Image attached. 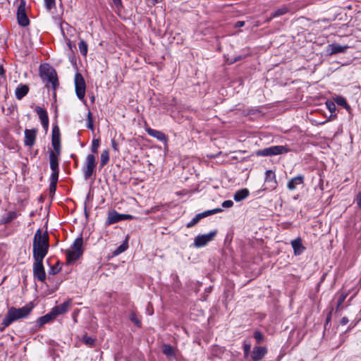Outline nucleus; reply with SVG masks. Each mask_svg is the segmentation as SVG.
<instances>
[{
  "mask_svg": "<svg viewBox=\"0 0 361 361\" xmlns=\"http://www.w3.org/2000/svg\"><path fill=\"white\" fill-rule=\"evenodd\" d=\"M32 309L33 305L32 302H30L20 308H16L14 307L9 308L5 318L1 324L0 331H4V329L10 326L13 322L27 317Z\"/></svg>",
  "mask_w": 361,
  "mask_h": 361,
  "instance_id": "f257e3e1",
  "label": "nucleus"
},
{
  "mask_svg": "<svg viewBox=\"0 0 361 361\" xmlns=\"http://www.w3.org/2000/svg\"><path fill=\"white\" fill-rule=\"evenodd\" d=\"M49 247V235L47 233H42L38 229L33 238L32 250L34 259H44Z\"/></svg>",
  "mask_w": 361,
  "mask_h": 361,
  "instance_id": "f03ea898",
  "label": "nucleus"
},
{
  "mask_svg": "<svg viewBox=\"0 0 361 361\" xmlns=\"http://www.w3.org/2000/svg\"><path fill=\"white\" fill-rule=\"evenodd\" d=\"M40 76L47 89L56 90L59 85L56 71L48 64L40 66Z\"/></svg>",
  "mask_w": 361,
  "mask_h": 361,
  "instance_id": "7ed1b4c3",
  "label": "nucleus"
},
{
  "mask_svg": "<svg viewBox=\"0 0 361 361\" xmlns=\"http://www.w3.org/2000/svg\"><path fill=\"white\" fill-rule=\"evenodd\" d=\"M83 240L82 238H78L75 240L70 249L66 250V261L68 264H71L79 259L82 255Z\"/></svg>",
  "mask_w": 361,
  "mask_h": 361,
  "instance_id": "20e7f679",
  "label": "nucleus"
},
{
  "mask_svg": "<svg viewBox=\"0 0 361 361\" xmlns=\"http://www.w3.org/2000/svg\"><path fill=\"white\" fill-rule=\"evenodd\" d=\"M289 149L283 145H276L259 149L256 152L257 156L271 157L287 153Z\"/></svg>",
  "mask_w": 361,
  "mask_h": 361,
  "instance_id": "39448f33",
  "label": "nucleus"
},
{
  "mask_svg": "<svg viewBox=\"0 0 361 361\" xmlns=\"http://www.w3.org/2000/svg\"><path fill=\"white\" fill-rule=\"evenodd\" d=\"M96 168V158L94 154H90L86 157L83 175L85 180H87L93 174Z\"/></svg>",
  "mask_w": 361,
  "mask_h": 361,
  "instance_id": "423d86ee",
  "label": "nucleus"
},
{
  "mask_svg": "<svg viewBox=\"0 0 361 361\" xmlns=\"http://www.w3.org/2000/svg\"><path fill=\"white\" fill-rule=\"evenodd\" d=\"M44 259H35L33 264V275L38 281L43 282L46 279V273L43 266Z\"/></svg>",
  "mask_w": 361,
  "mask_h": 361,
  "instance_id": "0eeeda50",
  "label": "nucleus"
},
{
  "mask_svg": "<svg viewBox=\"0 0 361 361\" xmlns=\"http://www.w3.org/2000/svg\"><path fill=\"white\" fill-rule=\"evenodd\" d=\"M17 20L20 25L25 27L30 24V20L25 12V1L22 0L17 11Z\"/></svg>",
  "mask_w": 361,
  "mask_h": 361,
  "instance_id": "6e6552de",
  "label": "nucleus"
},
{
  "mask_svg": "<svg viewBox=\"0 0 361 361\" xmlns=\"http://www.w3.org/2000/svg\"><path fill=\"white\" fill-rule=\"evenodd\" d=\"M133 218L134 217L132 215L121 214L116 212V211L113 210L109 212L106 224L107 225H110L121 221L130 220L133 219Z\"/></svg>",
  "mask_w": 361,
  "mask_h": 361,
  "instance_id": "1a4fd4ad",
  "label": "nucleus"
},
{
  "mask_svg": "<svg viewBox=\"0 0 361 361\" xmlns=\"http://www.w3.org/2000/svg\"><path fill=\"white\" fill-rule=\"evenodd\" d=\"M216 231H212L207 234L197 235L194 240V245L197 247H201L212 241L216 235Z\"/></svg>",
  "mask_w": 361,
  "mask_h": 361,
  "instance_id": "9d476101",
  "label": "nucleus"
},
{
  "mask_svg": "<svg viewBox=\"0 0 361 361\" xmlns=\"http://www.w3.org/2000/svg\"><path fill=\"white\" fill-rule=\"evenodd\" d=\"M51 144L53 148L58 154H61L60 130L57 126L52 129Z\"/></svg>",
  "mask_w": 361,
  "mask_h": 361,
  "instance_id": "9b49d317",
  "label": "nucleus"
},
{
  "mask_svg": "<svg viewBox=\"0 0 361 361\" xmlns=\"http://www.w3.org/2000/svg\"><path fill=\"white\" fill-rule=\"evenodd\" d=\"M267 353V350L265 347L255 346L252 350L250 357L252 361H259L265 356Z\"/></svg>",
  "mask_w": 361,
  "mask_h": 361,
  "instance_id": "f8f14e48",
  "label": "nucleus"
},
{
  "mask_svg": "<svg viewBox=\"0 0 361 361\" xmlns=\"http://www.w3.org/2000/svg\"><path fill=\"white\" fill-rule=\"evenodd\" d=\"M145 130L149 135L157 139L158 140L164 143H166L168 142V137L161 131L152 129L149 127L146 128Z\"/></svg>",
  "mask_w": 361,
  "mask_h": 361,
  "instance_id": "ddd939ff",
  "label": "nucleus"
},
{
  "mask_svg": "<svg viewBox=\"0 0 361 361\" xmlns=\"http://www.w3.org/2000/svg\"><path fill=\"white\" fill-rule=\"evenodd\" d=\"M71 302L69 301H66L59 305H56L53 307L51 310L52 314L56 317L58 315L63 314L68 312L70 308Z\"/></svg>",
  "mask_w": 361,
  "mask_h": 361,
  "instance_id": "4468645a",
  "label": "nucleus"
},
{
  "mask_svg": "<svg viewBox=\"0 0 361 361\" xmlns=\"http://www.w3.org/2000/svg\"><path fill=\"white\" fill-rule=\"evenodd\" d=\"M37 131L35 129L25 130V145L32 147L35 144L36 139Z\"/></svg>",
  "mask_w": 361,
  "mask_h": 361,
  "instance_id": "2eb2a0df",
  "label": "nucleus"
},
{
  "mask_svg": "<svg viewBox=\"0 0 361 361\" xmlns=\"http://www.w3.org/2000/svg\"><path fill=\"white\" fill-rule=\"evenodd\" d=\"M305 177L303 175H298L292 178L287 183V188L290 190H294L298 185H302L304 183Z\"/></svg>",
  "mask_w": 361,
  "mask_h": 361,
  "instance_id": "dca6fc26",
  "label": "nucleus"
},
{
  "mask_svg": "<svg viewBox=\"0 0 361 361\" xmlns=\"http://www.w3.org/2000/svg\"><path fill=\"white\" fill-rule=\"evenodd\" d=\"M348 48V45L342 46L338 44H331L327 47V51L330 55H333L338 53H345Z\"/></svg>",
  "mask_w": 361,
  "mask_h": 361,
  "instance_id": "f3484780",
  "label": "nucleus"
},
{
  "mask_svg": "<svg viewBox=\"0 0 361 361\" xmlns=\"http://www.w3.org/2000/svg\"><path fill=\"white\" fill-rule=\"evenodd\" d=\"M295 255H300L305 250L302 245L301 238L298 237L290 242Z\"/></svg>",
  "mask_w": 361,
  "mask_h": 361,
  "instance_id": "a211bd4d",
  "label": "nucleus"
},
{
  "mask_svg": "<svg viewBox=\"0 0 361 361\" xmlns=\"http://www.w3.org/2000/svg\"><path fill=\"white\" fill-rule=\"evenodd\" d=\"M35 110L41 120L42 126L44 128H48L49 118L47 111L38 106L35 107Z\"/></svg>",
  "mask_w": 361,
  "mask_h": 361,
  "instance_id": "6ab92c4d",
  "label": "nucleus"
},
{
  "mask_svg": "<svg viewBox=\"0 0 361 361\" xmlns=\"http://www.w3.org/2000/svg\"><path fill=\"white\" fill-rule=\"evenodd\" d=\"M60 154H58L56 152L54 151H51L49 153V162H50V168L51 171H59V157Z\"/></svg>",
  "mask_w": 361,
  "mask_h": 361,
  "instance_id": "aec40b11",
  "label": "nucleus"
},
{
  "mask_svg": "<svg viewBox=\"0 0 361 361\" xmlns=\"http://www.w3.org/2000/svg\"><path fill=\"white\" fill-rule=\"evenodd\" d=\"M75 90H85V82L80 73H76L75 75Z\"/></svg>",
  "mask_w": 361,
  "mask_h": 361,
  "instance_id": "412c9836",
  "label": "nucleus"
},
{
  "mask_svg": "<svg viewBox=\"0 0 361 361\" xmlns=\"http://www.w3.org/2000/svg\"><path fill=\"white\" fill-rule=\"evenodd\" d=\"M250 194L248 189L243 188L236 191L233 195V199L235 202H240L247 198Z\"/></svg>",
  "mask_w": 361,
  "mask_h": 361,
  "instance_id": "4be33fe9",
  "label": "nucleus"
},
{
  "mask_svg": "<svg viewBox=\"0 0 361 361\" xmlns=\"http://www.w3.org/2000/svg\"><path fill=\"white\" fill-rule=\"evenodd\" d=\"M289 11L288 8L286 6H283L276 11H275L274 13L271 14V16L267 20V22H269L271 19L283 16L286 13H287Z\"/></svg>",
  "mask_w": 361,
  "mask_h": 361,
  "instance_id": "5701e85b",
  "label": "nucleus"
},
{
  "mask_svg": "<svg viewBox=\"0 0 361 361\" xmlns=\"http://www.w3.org/2000/svg\"><path fill=\"white\" fill-rule=\"evenodd\" d=\"M349 293H350V291H341L339 293V298L338 300L337 305L336 307V312L340 311L341 307L343 302H344L345 298L348 297Z\"/></svg>",
  "mask_w": 361,
  "mask_h": 361,
  "instance_id": "b1692460",
  "label": "nucleus"
},
{
  "mask_svg": "<svg viewBox=\"0 0 361 361\" xmlns=\"http://www.w3.org/2000/svg\"><path fill=\"white\" fill-rule=\"evenodd\" d=\"M162 353L167 357L175 356V349L169 344L162 345Z\"/></svg>",
  "mask_w": 361,
  "mask_h": 361,
  "instance_id": "393cba45",
  "label": "nucleus"
},
{
  "mask_svg": "<svg viewBox=\"0 0 361 361\" xmlns=\"http://www.w3.org/2000/svg\"><path fill=\"white\" fill-rule=\"evenodd\" d=\"M55 318L54 315L52 314V312H50L49 314H47L44 316H42L38 319V323L40 326L42 325L52 321Z\"/></svg>",
  "mask_w": 361,
  "mask_h": 361,
  "instance_id": "a878e982",
  "label": "nucleus"
},
{
  "mask_svg": "<svg viewBox=\"0 0 361 361\" xmlns=\"http://www.w3.org/2000/svg\"><path fill=\"white\" fill-rule=\"evenodd\" d=\"M109 161V152L108 149H104L102 151L100 157V167L102 168L105 165L107 164V163Z\"/></svg>",
  "mask_w": 361,
  "mask_h": 361,
  "instance_id": "bb28decb",
  "label": "nucleus"
},
{
  "mask_svg": "<svg viewBox=\"0 0 361 361\" xmlns=\"http://www.w3.org/2000/svg\"><path fill=\"white\" fill-rule=\"evenodd\" d=\"M335 102L338 104V105H340V106H343L348 112H350L351 108L350 106L348 104L345 99L343 97H341V96H338L336 97L335 99Z\"/></svg>",
  "mask_w": 361,
  "mask_h": 361,
  "instance_id": "cd10ccee",
  "label": "nucleus"
},
{
  "mask_svg": "<svg viewBox=\"0 0 361 361\" xmlns=\"http://www.w3.org/2000/svg\"><path fill=\"white\" fill-rule=\"evenodd\" d=\"M128 238H126V240L121 245H119L116 248V250H115L114 251V255H118L121 253L125 252L128 249Z\"/></svg>",
  "mask_w": 361,
  "mask_h": 361,
  "instance_id": "c85d7f7f",
  "label": "nucleus"
},
{
  "mask_svg": "<svg viewBox=\"0 0 361 361\" xmlns=\"http://www.w3.org/2000/svg\"><path fill=\"white\" fill-rule=\"evenodd\" d=\"M326 106L327 107V109H329V111L331 112V116L330 118H335L336 117V114H333L335 111H336V104L334 102L332 101H326Z\"/></svg>",
  "mask_w": 361,
  "mask_h": 361,
  "instance_id": "c756f323",
  "label": "nucleus"
},
{
  "mask_svg": "<svg viewBox=\"0 0 361 361\" xmlns=\"http://www.w3.org/2000/svg\"><path fill=\"white\" fill-rule=\"evenodd\" d=\"M78 48L81 54L85 56L87 53L88 46L85 40H80L78 44Z\"/></svg>",
  "mask_w": 361,
  "mask_h": 361,
  "instance_id": "7c9ffc66",
  "label": "nucleus"
},
{
  "mask_svg": "<svg viewBox=\"0 0 361 361\" xmlns=\"http://www.w3.org/2000/svg\"><path fill=\"white\" fill-rule=\"evenodd\" d=\"M82 341L90 347H92L95 344V339L92 337H89L87 335L83 336Z\"/></svg>",
  "mask_w": 361,
  "mask_h": 361,
  "instance_id": "2f4dec72",
  "label": "nucleus"
},
{
  "mask_svg": "<svg viewBox=\"0 0 361 361\" xmlns=\"http://www.w3.org/2000/svg\"><path fill=\"white\" fill-rule=\"evenodd\" d=\"M202 214H197L189 223L187 224L188 228H191L196 225L202 219Z\"/></svg>",
  "mask_w": 361,
  "mask_h": 361,
  "instance_id": "473e14b6",
  "label": "nucleus"
},
{
  "mask_svg": "<svg viewBox=\"0 0 361 361\" xmlns=\"http://www.w3.org/2000/svg\"><path fill=\"white\" fill-rule=\"evenodd\" d=\"M44 4L47 11H51L56 8V0H44Z\"/></svg>",
  "mask_w": 361,
  "mask_h": 361,
  "instance_id": "72a5a7b5",
  "label": "nucleus"
},
{
  "mask_svg": "<svg viewBox=\"0 0 361 361\" xmlns=\"http://www.w3.org/2000/svg\"><path fill=\"white\" fill-rule=\"evenodd\" d=\"M253 337L255 338L256 342L257 344H260L264 341V336L263 334L258 331H256L254 332Z\"/></svg>",
  "mask_w": 361,
  "mask_h": 361,
  "instance_id": "f704fd0d",
  "label": "nucleus"
},
{
  "mask_svg": "<svg viewBox=\"0 0 361 361\" xmlns=\"http://www.w3.org/2000/svg\"><path fill=\"white\" fill-rule=\"evenodd\" d=\"M99 143H100V142L98 139H94L92 140V146H91V151L93 154L97 152L98 148L99 147Z\"/></svg>",
  "mask_w": 361,
  "mask_h": 361,
  "instance_id": "c9c22d12",
  "label": "nucleus"
},
{
  "mask_svg": "<svg viewBox=\"0 0 361 361\" xmlns=\"http://www.w3.org/2000/svg\"><path fill=\"white\" fill-rule=\"evenodd\" d=\"M130 319L137 326H141V322L138 319L137 314L135 312H132L130 315Z\"/></svg>",
  "mask_w": 361,
  "mask_h": 361,
  "instance_id": "e433bc0d",
  "label": "nucleus"
},
{
  "mask_svg": "<svg viewBox=\"0 0 361 361\" xmlns=\"http://www.w3.org/2000/svg\"><path fill=\"white\" fill-rule=\"evenodd\" d=\"M87 128L93 130H94V125H93V120H92V114L90 111L87 114Z\"/></svg>",
  "mask_w": 361,
  "mask_h": 361,
  "instance_id": "4c0bfd02",
  "label": "nucleus"
},
{
  "mask_svg": "<svg viewBox=\"0 0 361 361\" xmlns=\"http://www.w3.org/2000/svg\"><path fill=\"white\" fill-rule=\"evenodd\" d=\"M59 171H52L51 174V183H57Z\"/></svg>",
  "mask_w": 361,
  "mask_h": 361,
  "instance_id": "58836bf2",
  "label": "nucleus"
},
{
  "mask_svg": "<svg viewBox=\"0 0 361 361\" xmlns=\"http://www.w3.org/2000/svg\"><path fill=\"white\" fill-rule=\"evenodd\" d=\"M61 268H59L58 267V264H56L55 266H53L51 267V270H50V274H57L58 272H59Z\"/></svg>",
  "mask_w": 361,
  "mask_h": 361,
  "instance_id": "ea45409f",
  "label": "nucleus"
},
{
  "mask_svg": "<svg viewBox=\"0 0 361 361\" xmlns=\"http://www.w3.org/2000/svg\"><path fill=\"white\" fill-rule=\"evenodd\" d=\"M233 205V202L232 200H226L223 202L222 207L225 208H230Z\"/></svg>",
  "mask_w": 361,
  "mask_h": 361,
  "instance_id": "a19ab883",
  "label": "nucleus"
},
{
  "mask_svg": "<svg viewBox=\"0 0 361 361\" xmlns=\"http://www.w3.org/2000/svg\"><path fill=\"white\" fill-rule=\"evenodd\" d=\"M28 92H16V97L18 99L23 98Z\"/></svg>",
  "mask_w": 361,
  "mask_h": 361,
  "instance_id": "79ce46f5",
  "label": "nucleus"
},
{
  "mask_svg": "<svg viewBox=\"0 0 361 361\" xmlns=\"http://www.w3.org/2000/svg\"><path fill=\"white\" fill-rule=\"evenodd\" d=\"M250 349H251V344L250 343H247L246 341L244 342L243 343V351H250Z\"/></svg>",
  "mask_w": 361,
  "mask_h": 361,
  "instance_id": "37998d69",
  "label": "nucleus"
},
{
  "mask_svg": "<svg viewBox=\"0 0 361 361\" xmlns=\"http://www.w3.org/2000/svg\"><path fill=\"white\" fill-rule=\"evenodd\" d=\"M267 175V180H268L269 178H272L273 179H275V175L271 171H267L266 172Z\"/></svg>",
  "mask_w": 361,
  "mask_h": 361,
  "instance_id": "c03bdc74",
  "label": "nucleus"
},
{
  "mask_svg": "<svg viewBox=\"0 0 361 361\" xmlns=\"http://www.w3.org/2000/svg\"><path fill=\"white\" fill-rule=\"evenodd\" d=\"M200 214H202L203 216H202V219L207 216H209V215H212V214H213V210L211 209V210H207V211H205L204 212H202L200 213Z\"/></svg>",
  "mask_w": 361,
  "mask_h": 361,
  "instance_id": "a18cd8bd",
  "label": "nucleus"
},
{
  "mask_svg": "<svg viewBox=\"0 0 361 361\" xmlns=\"http://www.w3.org/2000/svg\"><path fill=\"white\" fill-rule=\"evenodd\" d=\"M356 203L361 208V192H359L356 197Z\"/></svg>",
  "mask_w": 361,
  "mask_h": 361,
  "instance_id": "49530a36",
  "label": "nucleus"
},
{
  "mask_svg": "<svg viewBox=\"0 0 361 361\" xmlns=\"http://www.w3.org/2000/svg\"><path fill=\"white\" fill-rule=\"evenodd\" d=\"M111 145H112V148L115 151H118V144L116 142L115 140H111Z\"/></svg>",
  "mask_w": 361,
  "mask_h": 361,
  "instance_id": "de8ad7c7",
  "label": "nucleus"
},
{
  "mask_svg": "<svg viewBox=\"0 0 361 361\" xmlns=\"http://www.w3.org/2000/svg\"><path fill=\"white\" fill-rule=\"evenodd\" d=\"M56 184H57V183H50V185H49V191H50L51 192H55L56 188Z\"/></svg>",
  "mask_w": 361,
  "mask_h": 361,
  "instance_id": "09e8293b",
  "label": "nucleus"
},
{
  "mask_svg": "<svg viewBox=\"0 0 361 361\" xmlns=\"http://www.w3.org/2000/svg\"><path fill=\"white\" fill-rule=\"evenodd\" d=\"M78 97L80 99H83L86 92H75Z\"/></svg>",
  "mask_w": 361,
  "mask_h": 361,
  "instance_id": "8fccbe9b",
  "label": "nucleus"
},
{
  "mask_svg": "<svg viewBox=\"0 0 361 361\" xmlns=\"http://www.w3.org/2000/svg\"><path fill=\"white\" fill-rule=\"evenodd\" d=\"M28 87L26 85H21L20 87H17L16 90H28Z\"/></svg>",
  "mask_w": 361,
  "mask_h": 361,
  "instance_id": "3c124183",
  "label": "nucleus"
},
{
  "mask_svg": "<svg viewBox=\"0 0 361 361\" xmlns=\"http://www.w3.org/2000/svg\"><path fill=\"white\" fill-rule=\"evenodd\" d=\"M348 322V319L345 317H343L340 322L341 325H345Z\"/></svg>",
  "mask_w": 361,
  "mask_h": 361,
  "instance_id": "603ef678",
  "label": "nucleus"
},
{
  "mask_svg": "<svg viewBox=\"0 0 361 361\" xmlns=\"http://www.w3.org/2000/svg\"><path fill=\"white\" fill-rule=\"evenodd\" d=\"M244 25H245V22L244 21H238V22H236V23L235 25V27H240L244 26Z\"/></svg>",
  "mask_w": 361,
  "mask_h": 361,
  "instance_id": "864d4df0",
  "label": "nucleus"
},
{
  "mask_svg": "<svg viewBox=\"0 0 361 361\" xmlns=\"http://www.w3.org/2000/svg\"><path fill=\"white\" fill-rule=\"evenodd\" d=\"M213 210V214H217V213H219V212H221L223 211L222 209L221 208H216V209H212Z\"/></svg>",
  "mask_w": 361,
  "mask_h": 361,
  "instance_id": "5fc2aeb1",
  "label": "nucleus"
},
{
  "mask_svg": "<svg viewBox=\"0 0 361 361\" xmlns=\"http://www.w3.org/2000/svg\"><path fill=\"white\" fill-rule=\"evenodd\" d=\"M4 75V69L2 66L0 65V76H3Z\"/></svg>",
  "mask_w": 361,
  "mask_h": 361,
  "instance_id": "6e6d98bb",
  "label": "nucleus"
},
{
  "mask_svg": "<svg viewBox=\"0 0 361 361\" xmlns=\"http://www.w3.org/2000/svg\"><path fill=\"white\" fill-rule=\"evenodd\" d=\"M113 1L116 6L121 4V0H113Z\"/></svg>",
  "mask_w": 361,
  "mask_h": 361,
  "instance_id": "4d7b16f0",
  "label": "nucleus"
},
{
  "mask_svg": "<svg viewBox=\"0 0 361 361\" xmlns=\"http://www.w3.org/2000/svg\"><path fill=\"white\" fill-rule=\"evenodd\" d=\"M250 351H247V352H246V351H244V357H245V359H247V358H248V357H249V355H250Z\"/></svg>",
  "mask_w": 361,
  "mask_h": 361,
  "instance_id": "13d9d810",
  "label": "nucleus"
},
{
  "mask_svg": "<svg viewBox=\"0 0 361 361\" xmlns=\"http://www.w3.org/2000/svg\"><path fill=\"white\" fill-rule=\"evenodd\" d=\"M331 312H332V310H331V312H329V315L326 317V322H329L331 319Z\"/></svg>",
  "mask_w": 361,
  "mask_h": 361,
  "instance_id": "bf43d9fd",
  "label": "nucleus"
},
{
  "mask_svg": "<svg viewBox=\"0 0 361 361\" xmlns=\"http://www.w3.org/2000/svg\"><path fill=\"white\" fill-rule=\"evenodd\" d=\"M13 218H14L13 214H10V216H9V218L8 219V220H6V222H9V221H11Z\"/></svg>",
  "mask_w": 361,
  "mask_h": 361,
  "instance_id": "052dcab7",
  "label": "nucleus"
},
{
  "mask_svg": "<svg viewBox=\"0 0 361 361\" xmlns=\"http://www.w3.org/2000/svg\"><path fill=\"white\" fill-rule=\"evenodd\" d=\"M91 101L92 102H94V97L93 95L91 96Z\"/></svg>",
  "mask_w": 361,
  "mask_h": 361,
  "instance_id": "680f3d73",
  "label": "nucleus"
},
{
  "mask_svg": "<svg viewBox=\"0 0 361 361\" xmlns=\"http://www.w3.org/2000/svg\"><path fill=\"white\" fill-rule=\"evenodd\" d=\"M240 59H241V57H240V56H239V57H238V58L235 59L234 61H237L238 60H240Z\"/></svg>",
  "mask_w": 361,
  "mask_h": 361,
  "instance_id": "e2e57ef3",
  "label": "nucleus"
},
{
  "mask_svg": "<svg viewBox=\"0 0 361 361\" xmlns=\"http://www.w3.org/2000/svg\"><path fill=\"white\" fill-rule=\"evenodd\" d=\"M353 297H354V296L350 297V298L349 299V302H350L352 299H353Z\"/></svg>",
  "mask_w": 361,
  "mask_h": 361,
  "instance_id": "0e129e2a",
  "label": "nucleus"
},
{
  "mask_svg": "<svg viewBox=\"0 0 361 361\" xmlns=\"http://www.w3.org/2000/svg\"><path fill=\"white\" fill-rule=\"evenodd\" d=\"M54 97H56V92H54Z\"/></svg>",
  "mask_w": 361,
  "mask_h": 361,
  "instance_id": "69168bd1",
  "label": "nucleus"
}]
</instances>
